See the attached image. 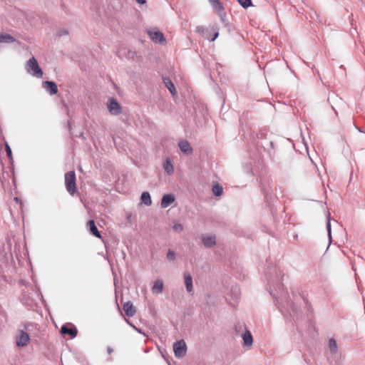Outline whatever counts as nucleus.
<instances>
[{"label":"nucleus","mask_w":365,"mask_h":365,"mask_svg":"<svg viewBox=\"0 0 365 365\" xmlns=\"http://www.w3.org/2000/svg\"><path fill=\"white\" fill-rule=\"evenodd\" d=\"M202 241L205 247H212L216 244V239L215 235H202Z\"/></svg>","instance_id":"obj_10"},{"label":"nucleus","mask_w":365,"mask_h":365,"mask_svg":"<svg viewBox=\"0 0 365 365\" xmlns=\"http://www.w3.org/2000/svg\"><path fill=\"white\" fill-rule=\"evenodd\" d=\"M173 350L175 356L177 358H182L185 356L187 352V345L184 340H179L174 343Z\"/></svg>","instance_id":"obj_3"},{"label":"nucleus","mask_w":365,"mask_h":365,"mask_svg":"<svg viewBox=\"0 0 365 365\" xmlns=\"http://www.w3.org/2000/svg\"><path fill=\"white\" fill-rule=\"evenodd\" d=\"M175 197L172 194L164 195L161 200V207L166 208L175 202Z\"/></svg>","instance_id":"obj_12"},{"label":"nucleus","mask_w":365,"mask_h":365,"mask_svg":"<svg viewBox=\"0 0 365 365\" xmlns=\"http://www.w3.org/2000/svg\"><path fill=\"white\" fill-rule=\"evenodd\" d=\"M173 228L177 232H181L183 230L182 225L181 224H180V223L175 224L173 225Z\"/></svg>","instance_id":"obj_27"},{"label":"nucleus","mask_w":365,"mask_h":365,"mask_svg":"<svg viewBox=\"0 0 365 365\" xmlns=\"http://www.w3.org/2000/svg\"><path fill=\"white\" fill-rule=\"evenodd\" d=\"M163 83H165V86L168 88V89L170 91V92L173 95L176 94L175 87L174 84L173 83L172 81L169 78H168V77L163 78Z\"/></svg>","instance_id":"obj_20"},{"label":"nucleus","mask_w":365,"mask_h":365,"mask_svg":"<svg viewBox=\"0 0 365 365\" xmlns=\"http://www.w3.org/2000/svg\"><path fill=\"white\" fill-rule=\"evenodd\" d=\"M137 55L136 52L134 51H128V58H133Z\"/></svg>","instance_id":"obj_30"},{"label":"nucleus","mask_w":365,"mask_h":365,"mask_svg":"<svg viewBox=\"0 0 365 365\" xmlns=\"http://www.w3.org/2000/svg\"><path fill=\"white\" fill-rule=\"evenodd\" d=\"M205 30L204 27L203 26H197L196 28V31L198 32V33H202Z\"/></svg>","instance_id":"obj_33"},{"label":"nucleus","mask_w":365,"mask_h":365,"mask_svg":"<svg viewBox=\"0 0 365 365\" xmlns=\"http://www.w3.org/2000/svg\"><path fill=\"white\" fill-rule=\"evenodd\" d=\"M268 282L274 286V282H272L271 279H269Z\"/></svg>","instance_id":"obj_36"},{"label":"nucleus","mask_w":365,"mask_h":365,"mask_svg":"<svg viewBox=\"0 0 365 365\" xmlns=\"http://www.w3.org/2000/svg\"><path fill=\"white\" fill-rule=\"evenodd\" d=\"M329 348L332 354H335L338 351V346L334 339H330L329 341Z\"/></svg>","instance_id":"obj_23"},{"label":"nucleus","mask_w":365,"mask_h":365,"mask_svg":"<svg viewBox=\"0 0 365 365\" xmlns=\"http://www.w3.org/2000/svg\"><path fill=\"white\" fill-rule=\"evenodd\" d=\"M163 290V282L160 279L156 280L152 287V292L155 294H161Z\"/></svg>","instance_id":"obj_18"},{"label":"nucleus","mask_w":365,"mask_h":365,"mask_svg":"<svg viewBox=\"0 0 365 365\" xmlns=\"http://www.w3.org/2000/svg\"><path fill=\"white\" fill-rule=\"evenodd\" d=\"M138 4H143L145 3V0H135Z\"/></svg>","instance_id":"obj_35"},{"label":"nucleus","mask_w":365,"mask_h":365,"mask_svg":"<svg viewBox=\"0 0 365 365\" xmlns=\"http://www.w3.org/2000/svg\"><path fill=\"white\" fill-rule=\"evenodd\" d=\"M243 343L245 346L250 347L253 344V339L250 331L246 329L242 335Z\"/></svg>","instance_id":"obj_16"},{"label":"nucleus","mask_w":365,"mask_h":365,"mask_svg":"<svg viewBox=\"0 0 365 365\" xmlns=\"http://www.w3.org/2000/svg\"><path fill=\"white\" fill-rule=\"evenodd\" d=\"M179 147L180 150L186 155H190L192 153V148L190 143L187 140L180 141L179 143Z\"/></svg>","instance_id":"obj_15"},{"label":"nucleus","mask_w":365,"mask_h":365,"mask_svg":"<svg viewBox=\"0 0 365 365\" xmlns=\"http://www.w3.org/2000/svg\"><path fill=\"white\" fill-rule=\"evenodd\" d=\"M5 148H6V154H7L10 160H11L12 159L11 149L7 143L6 144Z\"/></svg>","instance_id":"obj_28"},{"label":"nucleus","mask_w":365,"mask_h":365,"mask_svg":"<svg viewBox=\"0 0 365 365\" xmlns=\"http://www.w3.org/2000/svg\"><path fill=\"white\" fill-rule=\"evenodd\" d=\"M16 41V39L9 34H0V43H12Z\"/></svg>","instance_id":"obj_17"},{"label":"nucleus","mask_w":365,"mask_h":365,"mask_svg":"<svg viewBox=\"0 0 365 365\" xmlns=\"http://www.w3.org/2000/svg\"><path fill=\"white\" fill-rule=\"evenodd\" d=\"M30 337L27 332L24 331H21L19 336L17 337L16 339V345L18 346H24L28 344L29 342Z\"/></svg>","instance_id":"obj_9"},{"label":"nucleus","mask_w":365,"mask_h":365,"mask_svg":"<svg viewBox=\"0 0 365 365\" xmlns=\"http://www.w3.org/2000/svg\"><path fill=\"white\" fill-rule=\"evenodd\" d=\"M65 185L67 191L71 195H74L76 191V174L74 171H69L65 174Z\"/></svg>","instance_id":"obj_2"},{"label":"nucleus","mask_w":365,"mask_h":365,"mask_svg":"<svg viewBox=\"0 0 365 365\" xmlns=\"http://www.w3.org/2000/svg\"><path fill=\"white\" fill-rule=\"evenodd\" d=\"M236 331L237 332V327H235Z\"/></svg>","instance_id":"obj_39"},{"label":"nucleus","mask_w":365,"mask_h":365,"mask_svg":"<svg viewBox=\"0 0 365 365\" xmlns=\"http://www.w3.org/2000/svg\"><path fill=\"white\" fill-rule=\"evenodd\" d=\"M87 227L88 228L90 232L94 235L95 237L101 239L102 237L101 232L98 231L95 222L93 220H90L87 222Z\"/></svg>","instance_id":"obj_13"},{"label":"nucleus","mask_w":365,"mask_h":365,"mask_svg":"<svg viewBox=\"0 0 365 365\" xmlns=\"http://www.w3.org/2000/svg\"><path fill=\"white\" fill-rule=\"evenodd\" d=\"M27 72L33 76L41 78L43 76L42 69L40 68L36 59L34 57L31 58L27 61Z\"/></svg>","instance_id":"obj_1"},{"label":"nucleus","mask_w":365,"mask_h":365,"mask_svg":"<svg viewBox=\"0 0 365 365\" xmlns=\"http://www.w3.org/2000/svg\"><path fill=\"white\" fill-rule=\"evenodd\" d=\"M61 333L63 335H69L71 338H75L77 336V328L71 323L63 324L61 328Z\"/></svg>","instance_id":"obj_5"},{"label":"nucleus","mask_w":365,"mask_h":365,"mask_svg":"<svg viewBox=\"0 0 365 365\" xmlns=\"http://www.w3.org/2000/svg\"><path fill=\"white\" fill-rule=\"evenodd\" d=\"M125 314L128 317H132L135 314L136 310L133 303L130 301L124 303L123 307Z\"/></svg>","instance_id":"obj_11"},{"label":"nucleus","mask_w":365,"mask_h":365,"mask_svg":"<svg viewBox=\"0 0 365 365\" xmlns=\"http://www.w3.org/2000/svg\"><path fill=\"white\" fill-rule=\"evenodd\" d=\"M184 281L186 287V290L188 292H191L193 289L192 287V277L189 272H185L183 273Z\"/></svg>","instance_id":"obj_14"},{"label":"nucleus","mask_w":365,"mask_h":365,"mask_svg":"<svg viewBox=\"0 0 365 365\" xmlns=\"http://www.w3.org/2000/svg\"><path fill=\"white\" fill-rule=\"evenodd\" d=\"M166 257L169 261H174L175 259V254L173 250H169Z\"/></svg>","instance_id":"obj_26"},{"label":"nucleus","mask_w":365,"mask_h":365,"mask_svg":"<svg viewBox=\"0 0 365 365\" xmlns=\"http://www.w3.org/2000/svg\"><path fill=\"white\" fill-rule=\"evenodd\" d=\"M108 109L110 113L113 115H117L122 113V108L120 103L113 98L108 100Z\"/></svg>","instance_id":"obj_4"},{"label":"nucleus","mask_w":365,"mask_h":365,"mask_svg":"<svg viewBox=\"0 0 365 365\" xmlns=\"http://www.w3.org/2000/svg\"><path fill=\"white\" fill-rule=\"evenodd\" d=\"M163 168L166 173L169 175H171L174 173V168L171 160L168 158L165 160L163 163Z\"/></svg>","instance_id":"obj_19"},{"label":"nucleus","mask_w":365,"mask_h":365,"mask_svg":"<svg viewBox=\"0 0 365 365\" xmlns=\"http://www.w3.org/2000/svg\"><path fill=\"white\" fill-rule=\"evenodd\" d=\"M219 36V33L218 31H216L213 36H212V38H210V41H214Z\"/></svg>","instance_id":"obj_32"},{"label":"nucleus","mask_w":365,"mask_h":365,"mask_svg":"<svg viewBox=\"0 0 365 365\" xmlns=\"http://www.w3.org/2000/svg\"><path fill=\"white\" fill-rule=\"evenodd\" d=\"M327 229L328 231L329 237L331 239V222L330 220H328L327 224Z\"/></svg>","instance_id":"obj_31"},{"label":"nucleus","mask_w":365,"mask_h":365,"mask_svg":"<svg viewBox=\"0 0 365 365\" xmlns=\"http://www.w3.org/2000/svg\"><path fill=\"white\" fill-rule=\"evenodd\" d=\"M68 29H63L61 30V31L58 33L57 36H62L68 35Z\"/></svg>","instance_id":"obj_29"},{"label":"nucleus","mask_w":365,"mask_h":365,"mask_svg":"<svg viewBox=\"0 0 365 365\" xmlns=\"http://www.w3.org/2000/svg\"><path fill=\"white\" fill-rule=\"evenodd\" d=\"M357 129L359 132H363L359 128H357Z\"/></svg>","instance_id":"obj_38"},{"label":"nucleus","mask_w":365,"mask_h":365,"mask_svg":"<svg viewBox=\"0 0 365 365\" xmlns=\"http://www.w3.org/2000/svg\"><path fill=\"white\" fill-rule=\"evenodd\" d=\"M107 352L108 354H110L113 352V348H111L110 346H108L107 347Z\"/></svg>","instance_id":"obj_34"},{"label":"nucleus","mask_w":365,"mask_h":365,"mask_svg":"<svg viewBox=\"0 0 365 365\" xmlns=\"http://www.w3.org/2000/svg\"><path fill=\"white\" fill-rule=\"evenodd\" d=\"M237 1L245 9L252 6V0H237Z\"/></svg>","instance_id":"obj_24"},{"label":"nucleus","mask_w":365,"mask_h":365,"mask_svg":"<svg viewBox=\"0 0 365 365\" xmlns=\"http://www.w3.org/2000/svg\"><path fill=\"white\" fill-rule=\"evenodd\" d=\"M284 277V274H282V272L279 271V274H277V286L279 289H280L281 287H283L282 284V278Z\"/></svg>","instance_id":"obj_25"},{"label":"nucleus","mask_w":365,"mask_h":365,"mask_svg":"<svg viewBox=\"0 0 365 365\" xmlns=\"http://www.w3.org/2000/svg\"><path fill=\"white\" fill-rule=\"evenodd\" d=\"M148 35L155 43H163L166 41L163 34L160 31H150Z\"/></svg>","instance_id":"obj_7"},{"label":"nucleus","mask_w":365,"mask_h":365,"mask_svg":"<svg viewBox=\"0 0 365 365\" xmlns=\"http://www.w3.org/2000/svg\"><path fill=\"white\" fill-rule=\"evenodd\" d=\"M140 200L146 206H150L152 204L150 195L148 192H143L141 195Z\"/></svg>","instance_id":"obj_21"},{"label":"nucleus","mask_w":365,"mask_h":365,"mask_svg":"<svg viewBox=\"0 0 365 365\" xmlns=\"http://www.w3.org/2000/svg\"><path fill=\"white\" fill-rule=\"evenodd\" d=\"M212 190L215 196L219 197L222 194L223 188L222 185L217 183L212 186Z\"/></svg>","instance_id":"obj_22"},{"label":"nucleus","mask_w":365,"mask_h":365,"mask_svg":"<svg viewBox=\"0 0 365 365\" xmlns=\"http://www.w3.org/2000/svg\"><path fill=\"white\" fill-rule=\"evenodd\" d=\"M331 108H332V109L334 110L335 113L337 115V112H336V110L334 109V107L333 106H331Z\"/></svg>","instance_id":"obj_37"},{"label":"nucleus","mask_w":365,"mask_h":365,"mask_svg":"<svg viewBox=\"0 0 365 365\" xmlns=\"http://www.w3.org/2000/svg\"><path fill=\"white\" fill-rule=\"evenodd\" d=\"M213 9L219 14L222 23L225 22L226 14L224 11V6L220 0L211 4Z\"/></svg>","instance_id":"obj_8"},{"label":"nucleus","mask_w":365,"mask_h":365,"mask_svg":"<svg viewBox=\"0 0 365 365\" xmlns=\"http://www.w3.org/2000/svg\"><path fill=\"white\" fill-rule=\"evenodd\" d=\"M42 87L50 94L55 95L58 93V86L54 81H46L42 83Z\"/></svg>","instance_id":"obj_6"}]
</instances>
